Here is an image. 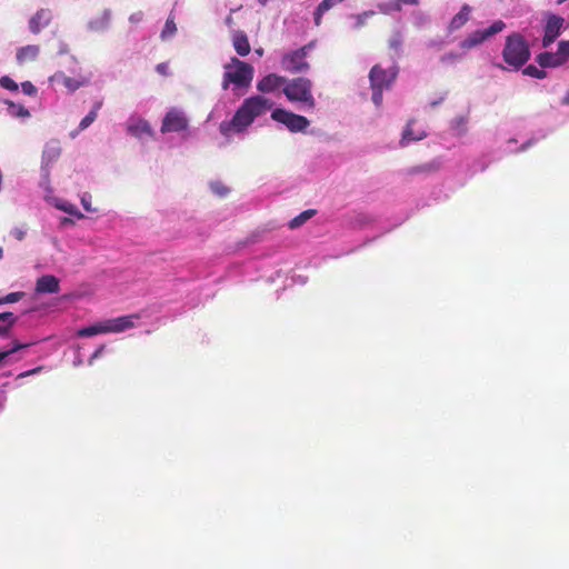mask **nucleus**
<instances>
[{
	"instance_id": "nucleus-1",
	"label": "nucleus",
	"mask_w": 569,
	"mask_h": 569,
	"mask_svg": "<svg viewBox=\"0 0 569 569\" xmlns=\"http://www.w3.org/2000/svg\"><path fill=\"white\" fill-rule=\"evenodd\" d=\"M273 102L262 96H253L243 100L229 121H222L219 126L220 133L228 138L231 133L243 132L256 118L271 110Z\"/></svg>"
},
{
	"instance_id": "nucleus-2",
	"label": "nucleus",
	"mask_w": 569,
	"mask_h": 569,
	"mask_svg": "<svg viewBox=\"0 0 569 569\" xmlns=\"http://www.w3.org/2000/svg\"><path fill=\"white\" fill-rule=\"evenodd\" d=\"M253 72L254 69L251 64L233 57L224 66L221 87L223 90H228L230 84L237 88H248L253 79Z\"/></svg>"
},
{
	"instance_id": "nucleus-49",
	"label": "nucleus",
	"mask_w": 569,
	"mask_h": 569,
	"mask_svg": "<svg viewBox=\"0 0 569 569\" xmlns=\"http://www.w3.org/2000/svg\"><path fill=\"white\" fill-rule=\"evenodd\" d=\"M102 349H103V347H101V348L96 352V355H94V356H97L98 353H101V350H102Z\"/></svg>"
},
{
	"instance_id": "nucleus-35",
	"label": "nucleus",
	"mask_w": 569,
	"mask_h": 569,
	"mask_svg": "<svg viewBox=\"0 0 569 569\" xmlns=\"http://www.w3.org/2000/svg\"><path fill=\"white\" fill-rule=\"evenodd\" d=\"M420 0H391V2L387 6L388 10L400 11L403 4L417 6Z\"/></svg>"
},
{
	"instance_id": "nucleus-42",
	"label": "nucleus",
	"mask_w": 569,
	"mask_h": 569,
	"mask_svg": "<svg viewBox=\"0 0 569 569\" xmlns=\"http://www.w3.org/2000/svg\"><path fill=\"white\" fill-rule=\"evenodd\" d=\"M11 234L19 241L23 240V238L26 237V231L21 228H14L12 229L11 231Z\"/></svg>"
},
{
	"instance_id": "nucleus-46",
	"label": "nucleus",
	"mask_w": 569,
	"mask_h": 569,
	"mask_svg": "<svg viewBox=\"0 0 569 569\" xmlns=\"http://www.w3.org/2000/svg\"><path fill=\"white\" fill-rule=\"evenodd\" d=\"M563 104H569V92L562 99Z\"/></svg>"
},
{
	"instance_id": "nucleus-20",
	"label": "nucleus",
	"mask_w": 569,
	"mask_h": 569,
	"mask_svg": "<svg viewBox=\"0 0 569 569\" xmlns=\"http://www.w3.org/2000/svg\"><path fill=\"white\" fill-rule=\"evenodd\" d=\"M60 153H61V148L59 146V142L51 141L49 143H47L43 149L42 162L46 166H49L60 157Z\"/></svg>"
},
{
	"instance_id": "nucleus-3",
	"label": "nucleus",
	"mask_w": 569,
	"mask_h": 569,
	"mask_svg": "<svg viewBox=\"0 0 569 569\" xmlns=\"http://www.w3.org/2000/svg\"><path fill=\"white\" fill-rule=\"evenodd\" d=\"M503 61L519 70L530 59V49L527 40L520 33H512L507 37L502 50Z\"/></svg>"
},
{
	"instance_id": "nucleus-16",
	"label": "nucleus",
	"mask_w": 569,
	"mask_h": 569,
	"mask_svg": "<svg viewBox=\"0 0 569 569\" xmlns=\"http://www.w3.org/2000/svg\"><path fill=\"white\" fill-rule=\"evenodd\" d=\"M39 52V46L28 44L18 49L16 58L19 64H24L27 62L34 61L38 58Z\"/></svg>"
},
{
	"instance_id": "nucleus-8",
	"label": "nucleus",
	"mask_w": 569,
	"mask_h": 569,
	"mask_svg": "<svg viewBox=\"0 0 569 569\" xmlns=\"http://www.w3.org/2000/svg\"><path fill=\"white\" fill-rule=\"evenodd\" d=\"M506 24L502 20L495 21L489 28L485 30H476L470 33L465 40L460 42V48L465 50H469L475 48L492 37L493 34L502 31Z\"/></svg>"
},
{
	"instance_id": "nucleus-37",
	"label": "nucleus",
	"mask_w": 569,
	"mask_h": 569,
	"mask_svg": "<svg viewBox=\"0 0 569 569\" xmlns=\"http://www.w3.org/2000/svg\"><path fill=\"white\" fill-rule=\"evenodd\" d=\"M461 58H462V56L460 53L448 52L440 57V61L443 64L452 66V64L457 63L459 60H461Z\"/></svg>"
},
{
	"instance_id": "nucleus-47",
	"label": "nucleus",
	"mask_w": 569,
	"mask_h": 569,
	"mask_svg": "<svg viewBox=\"0 0 569 569\" xmlns=\"http://www.w3.org/2000/svg\"><path fill=\"white\" fill-rule=\"evenodd\" d=\"M3 257V249L0 247V260L2 259Z\"/></svg>"
},
{
	"instance_id": "nucleus-13",
	"label": "nucleus",
	"mask_w": 569,
	"mask_h": 569,
	"mask_svg": "<svg viewBox=\"0 0 569 569\" xmlns=\"http://www.w3.org/2000/svg\"><path fill=\"white\" fill-rule=\"evenodd\" d=\"M34 291L39 295L58 293L60 280L53 274H43L37 279Z\"/></svg>"
},
{
	"instance_id": "nucleus-18",
	"label": "nucleus",
	"mask_w": 569,
	"mask_h": 569,
	"mask_svg": "<svg viewBox=\"0 0 569 569\" xmlns=\"http://www.w3.org/2000/svg\"><path fill=\"white\" fill-rule=\"evenodd\" d=\"M536 61L541 68H557V67L562 66V62H561L557 51L556 52H549V51L541 52L536 57Z\"/></svg>"
},
{
	"instance_id": "nucleus-15",
	"label": "nucleus",
	"mask_w": 569,
	"mask_h": 569,
	"mask_svg": "<svg viewBox=\"0 0 569 569\" xmlns=\"http://www.w3.org/2000/svg\"><path fill=\"white\" fill-rule=\"evenodd\" d=\"M232 44L239 56L246 57L250 53L249 39L243 31L237 30L232 33Z\"/></svg>"
},
{
	"instance_id": "nucleus-19",
	"label": "nucleus",
	"mask_w": 569,
	"mask_h": 569,
	"mask_svg": "<svg viewBox=\"0 0 569 569\" xmlns=\"http://www.w3.org/2000/svg\"><path fill=\"white\" fill-rule=\"evenodd\" d=\"M128 132L137 138L151 137L152 129L148 121L138 119L128 126Z\"/></svg>"
},
{
	"instance_id": "nucleus-50",
	"label": "nucleus",
	"mask_w": 569,
	"mask_h": 569,
	"mask_svg": "<svg viewBox=\"0 0 569 569\" xmlns=\"http://www.w3.org/2000/svg\"><path fill=\"white\" fill-rule=\"evenodd\" d=\"M261 4H264L267 0H259Z\"/></svg>"
},
{
	"instance_id": "nucleus-41",
	"label": "nucleus",
	"mask_w": 569,
	"mask_h": 569,
	"mask_svg": "<svg viewBox=\"0 0 569 569\" xmlns=\"http://www.w3.org/2000/svg\"><path fill=\"white\" fill-rule=\"evenodd\" d=\"M63 84L71 91H74L80 87V82L70 77L63 78Z\"/></svg>"
},
{
	"instance_id": "nucleus-34",
	"label": "nucleus",
	"mask_w": 569,
	"mask_h": 569,
	"mask_svg": "<svg viewBox=\"0 0 569 569\" xmlns=\"http://www.w3.org/2000/svg\"><path fill=\"white\" fill-rule=\"evenodd\" d=\"M32 343H20L18 341H14L13 342V346L11 349L7 350V351H1L0 352V363L6 359L8 358L10 355L21 350V349H24L29 346H31Z\"/></svg>"
},
{
	"instance_id": "nucleus-9",
	"label": "nucleus",
	"mask_w": 569,
	"mask_h": 569,
	"mask_svg": "<svg viewBox=\"0 0 569 569\" xmlns=\"http://www.w3.org/2000/svg\"><path fill=\"white\" fill-rule=\"evenodd\" d=\"M565 24V19L555 13H546V24L543 28L542 47L548 48L560 36Z\"/></svg>"
},
{
	"instance_id": "nucleus-45",
	"label": "nucleus",
	"mask_w": 569,
	"mask_h": 569,
	"mask_svg": "<svg viewBox=\"0 0 569 569\" xmlns=\"http://www.w3.org/2000/svg\"><path fill=\"white\" fill-rule=\"evenodd\" d=\"M40 370H41V367H38V368H34V369H31V370L20 373L19 377H28V376L39 372Z\"/></svg>"
},
{
	"instance_id": "nucleus-44",
	"label": "nucleus",
	"mask_w": 569,
	"mask_h": 569,
	"mask_svg": "<svg viewBox=\"0 0 569 569\" xmlns=\"http://www.w3.org/2000/svg\"><path fill=\"white\" fill-rule=\"evenodd\" d=\"M212 189L214 192H217L219 196H224L228 193V189L222 186L213 184Z\"/></svg>"
},
{
	"instance_id": "nucleus-24",
	"label": "nucleus",
	"mask_w": 569,
	"mask_h": 569,
	"mask_svg": "<svg viewBox=\"0 0 569 569\" xmlns=\"http://www.w3.org/2000/svg\"><path fill=\"white\" fill-rule=\"evenodd\" d=\"M100 333H107L104 321L79 329L77 336L81 338H87Z\"/></svg>"
},
{
	"instance_id": "nucleus-29",
	"label": "nucleus",
	"mask_w": 569,
	"mask_h": 569,
	"mask_svg": "<svg viewBox=\"0 0 569 569\" xmlns=\"http://www.w3.org/2000/svg\"><path fill=\"white\" fill-rule=\"evenodd\" d=\"M176 32H177V26L174 22V18H173V16H169L164 23V27L161 31V38L167 39L169 37H172Z\"/></svg>"
},
{
	"instance_id": "nucleus-51",
	"label": "nucleus",
	"mask_w": 569,
	"mask_h": 569,
	"mask_svg": "<svg viewBox=\"0 0 569 569\" xmlns=\"http://www.w3.org/2000/svg\"><path fill=\"white\" fill-rule=\"evenodd\" d=\"M82 204H88V201H84V199H82Z\"/></svg>"
},
{
	"instance_id": "nucleus-31",
	"label": "nucleus",
	"mask_w": 569,
	"mask_h": 569,
	"mask_svg": "<svg viewBox=\"0 0 569 569\" xmlns=\"http://www.w3.org/2000/svg\"><path fill=\"white\" fill-rule=\"evenodd\" d=\"M557 53L562 64L569 61V40H562L558 43Z\"/></svg>"
},
{
	"instance_id": "nucleus-14",
	"label": "nucleus",
	"mask_w": 569,
	"mask_h": 569,
	"mask_svg": "<svg viewBox=\"0 0 569 569\" xmlns=\"http://www.w3.org/2000/svg\"><path fill=\"white\" fill-rule=\"evenodd\" d=\"M286 82L287 79L284 77L278 76L276 73H269L258 81L257 89L262 93H271L286 84Z\"/></svg>"
},
{
	"instance_id": "nucleus-38",
	"label": "nucleus",
	"mask_w": 569,
	"mask_h": 569,
	"mask_svg": "<svg viewBox=\"0 0 569 569\" xmlns=\"http://www.w3.org/2000/svg\"><path fill=\"white\" fill-rule=\"evenodd\" d=\"M437 170H438V166L436 163H425V164L411 168L410 173L433 172Z\"/></svg>"
},
{
	"instance_id": "nucleus-39",
	"label": "nucleus",
	"mask_w": 569,
	"mask_h": 569,
	"mask_svg": "<svg viewBox=\"0 0 569 569\" xmlns=\"http://www.w3.org/2000/svg\"><path fill=\"white\" fill-rule=\"evenodd\" d=\"M0 86L7 90H10V91H17L18 90V84L17 82L11 79L10 77L8 76H3L0 78Z\"/></svg>"
},
{
	"instance_id": "nucleus-43",
	"label": "nucleus",
	"mask_w": 569,
	"mask_h": 569,
	"mask_svg": "<svg viewBox=\"0 0 569 569\" xmlns=\"http://www.w3.org/2000/svg\"><path fill=\"white\" fill-rule=\"evenodd\" d=\"M168 68H169L168 63L161 62V63L157 64L156 70L161 76H168Z\"/></svg>"
},
{
	"instance_id": "nucleus-40",
	"label": "nucleus",
	"mask_w": 569,
	"mask_h": 569,
	"mask_svg": "<svg viewBox=\"0 0 569 569\" xmlns=\"http://www.w3.org/2000/svg\"><path fill=\"white\" fill-rule=\"evenodd\" d=\"M22 91L28 96H34L37 93V88L30 81H24L21 83Z\"/></svg>"
},
{
	"instance_id": "nucleus-21",
	"label": "nucleus",
	"mask_w": 569,
	"mask_h": 569,
	"mask_svg": "<svg viewBox=\"0 0 569 569\" xmlns=\"http://www.w3.org/2000/svg\"><path fill=\"white\" fill-rule=\"evenodd\" d=\"M413 124H415L413 119L408 121V123L403 130V133H402L401 142L419 141L427 137V133L425 132V130L415 131Z\"/></svg>"
},
{
	"instance_id": "nucleus-11",
	"label": "nucleus",
	"mask_w": 569,
	"mask_h": 569,
	"mask_svg": "<svg viewBox=\"0 0 569 569\" xmlns=\"http://www.w3.org/2000/svg\"><path fill=\"white\" fill-rule=\"evenodd\" d=\"M137 319H139L138 315H129L106 320V331L107 333L126 331L134 326V320Z\"/></svg>"
},
{
	"instance_id": "nucleus-23",
	"label": "nucleus",
	"mask_w": 569,
	"mask_h": 569,
	"mask_svg": "<svg viewBox=\"0 0 569 569\" xmlns=\"http://www.w3.org/2000/svg\"><path fill=\"white\" fill-rule=\"evenodd\" d=\"M343 1L345 0H322L315 11V24L320 26L323 13Z\"/></svg>"
},
{
	"instance_id": "nucleus-26",
	"label": "nucleus",
	"mask_w": 569,
	"mask_h": 569,
	"mask_svg": "<svg viewBox=\"0 0 569 569\" xmlns=\"http://www.w3.org/2000/svg\"><path fill=\"white\" fill-rule=\"evenodd\" d=\"M102 107V101H97L93 104L92 110L80 121L78 131H82L87 129L96 119L98 116V111Z\"/></svg>"
},
{
	"instance_id": "nucleus-27",
	"label": "nucleus",
	"mask_w": 569,
	"mask_h": 569,
	"mask_svg": "<svg viewBox=\"0 0 569 569\" xmlns=\"http://www.w3.org/2000/svg\"><path fill=\"white\" fill-rule=\"evenodd\" d=\"M7 104H8V114L13 117V118H28L30 117V112L29 110L22 106V104H19V103H14L12 101H7Z\"/></svg>"
},
{
	"instance_id": "nucleus-17",
	"label": "nucleus",
	"mask_w": 569,
	"mask_h": 569,
	"mask_svg": "<svg viewBox=\"0 0 569 569\" xmlns=\"http://www.w3.org/2000/svg\"><path fill=\"white\" fill-rule=\"evenodd\" d=\"M470 13H471V7L469 4H463L460 9V11L453 16V18L451 19L449 26H448V30L449 32H453L458 29H460L461 27H463L469 18H470Z\"/></svg>"
},
{
	"instance_id": "nucleus-25",
	"label": "nucleus",
	"mask_w": 569,
	"mask_h": 569,
	"mask_svg": "<svg viewBox=\"0 0 569 569\" xmlns=\"http://www.w3.org/2000/svg\"><path fill=\"white\" fill-rule=\"evenodd\" d=\"M317 213L315 209H308L302 211L300 214L291 219L288 223L290 229H297L305 224L309 219H311Z\"/></svg>"
},
{
	"instance_id": "nucleus-22",
	"label": "nucleus",
	"mask_w": 569,
	"mask_h": 569,
	"mask_svg": "<svg viewBox=\"0 0 569 569\" xmlns=\"http://www.w3.org/2000/svg\"><path fill=\"white\" fill-rule=\"evenodd\" d=\"M18 317L12 312L0 313V336H7L17 323Z\"/></svg>"
},
{
	"instance_id": "nucleus-10",
	"label": "nucleus",
	"mask_w": 569,
	"mask_h": 569,
	"mask_svg": "<svg viewBox=\"0 0 569 569\" xmlns=\"http://www.w3.org/2000/svg\"><path fill=\"white\" fill-rule=\"evenodd\" d=\"M187 128L188 119L186 118L183 112L177 109H171L166 113L162 120L161 132H179L186 130Z\"/></svg>"
},
{
	"instance_id": "nucleus-48",
	"label": "nucleus",
	"mask_w": 569,
	"mask_h": 569,
	"mask_svg": "<svg viewBox=\"0 0 569 569\" xmlns=\"http://www.w3.org/2000/svg\"><path fill=\"white\" fill-rule=\"evenodd\" d=\"M567 0H557V4H562L563 2H566Z\"/></svg>"
},
{
	"instance_id": "nucleus-32",
	"label": "nucleus",
	"mask_w": 569,
	"mask_h": 569,
	"mask_svg": "<svg viewBox=\"0 0 569 569\" xmlns=\"http://www.w3.org/2000/svg\"><path fill=\"white\" fill-rule=\"evenodd\" d=\"M24 297V292L22 291H16L10 292L3 297H0V306L7 305V303H16L20 301Z\"/></svg>"
},
{
	"instance_id": "nucleus-12",
	"label": "nucleus",
	"mask_w": 569,
	"mask_h": 569,
	"mask_svg": "<svg viewBox=\"0 0 569 569\" xmlns=\"http://www.w3.org/2000/svg\"><path fill=\"white\" fill-rule=\"evenodd\" d=\"M53 14L50 9L38 10L29 20V29L33 34H38L43 28L52 21Z\"/></svg>"
},
{
	"instance_id": "nucleus-5",
	"label": "nucleus",
	"mask_w": 569,
	"mask_h": 569,
	"mask_svg": "<svg viewBox=\"0 0 569 569\" xmlns=\"http://www.w3.org/2000/svg\"><path fill=\"white\" fill-rule=\"evenodd\" d=\"M283 93L291 102H301L308 109L316 107V100L312 96V82L308 78L299 77L290 81L287 80Z\"/></svg>"
},
{
	"instance_id": "nucleus-28",
	"label": "nucleus",
	"mask_w": 569,
	"mask_h": 569,
	"mask_svg": "<svg viewBox=\"0 0 569 569\" xmlns=\"http://www.w3.org/2000/svg\"><path fill=\"white\" fill-rule=\"evenodd\" d=\"M468 117L458 116L451 121V129L458 134H462L467 131Z\"/></svg>"
},
{
	"instance_id": "nucleus-30",
	"label": "nucleus",
	"mask_w": 569,
	"mask_h": 569,
	"mask_svg": "<svg viewBox=\"0 0 569 569\" xmlns=\"http://www.w3.org/2000/svg\"><path fill=\"white\" fill-rule=\"evenodd\" d=\"M543 69L545 68L539 69L533 64H529L522 70V73L536 79H545L547 77V72Z\"/></svg>"
},
{
	"instance_id": "nucleus-36",
	"label": "nucleus",
	"mask_w": 569,
	"mask_h": 569,
	"mask_svg": "<svg viewBox=\"0 0 569 569\" xmlns=\"http://www.w3.org/2000/svg\"><path fill=\"white\" fill-rule=\"evenodd\" d=\"M389 48L395 52H399L402 47V36L400 32H395L388 41Z\"/></svg>"
},
{
	"instance_id": "nucleus-33",
	"label": "nucleus",
	"mask_w": 569,
	"mask_h": 569,
	"mask_svg": "<svg viewBox=\"0 0 569 569\" xmlns=\"http://www.w3.org/2000/svg\"><path fill=\"white\" fill-rule=\"evenodd\" d=\"M32 343H20L18 341H14L13 342V346L11 349L7 350V351H1L0 352V363L6 359L8 358L10 355L21 350V349H24L29 346H31Z\"/></svg>"
},
{
	"instance_id": "nucleus-4",
	"label": "nucleus",
	"mask_w": 569,
	"mask_h": 569,
	"mask_svg": "<svg viewBox=\"0 0 569 569\" xmlns=\"http://www.w3.org/2000/svg\"><path fill=\"white\" fill-rule=\"evenodd\" d=\"M398 76V67L393 66L389 69H383L381 66L376 64L369 72L370 87L372 90V101L377 107L382 103L383 90L391 88Z\"/></svg>"
},
{
	"instance_id": "nucleus-7",
	"label": "nucleus",
	"mask_w": 569,
	"mask_h": 569,
	"mask_svg": "<svg viewBox=\"0 0 569 569\" xmlns=\"http://www.w3.org/2000/svg\"><path fill=\"white\" fill-rule=\"evenodd\" d=\"M272 120L284 124L291 132L305 131L310 122L309 120L300 114L293 113L282 108H277L271 113Z\"/></svg>"
},
{
	"instance_id": "nucleus-6",
	"label": "nucleus",
	"mask_w": 569,
	"mask_h": 569,
	"mask_svg": "<svg viewBox=\"0 0 569 569\" xmlns=\"http://www.w3.org/2000/svg\"><path fill=\"white\" fill-rule=\"evenodd\" d=\"M312 47L313 42H310L297 50L284 53L281 59L282 69L290 73L306 72L309 69L307 54Z\"/></svg>"
}]
</instances>
